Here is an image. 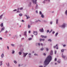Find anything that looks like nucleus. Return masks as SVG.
<instances>
[{
    "label": "nucleus",
    "mask_w": 67,
    "mask_h": 67,
    "mask_svg": "<svg viewBox=\"0 0 67 67\" xmlns=\"http://www.w3.org/2000/svg\"><path fill=\"white\" fill-rule=\"evenodd\" d=\"M19 16H22V14L21 13L20 14H19Z\"/></svg>",
    "instance_id": "obj_18"
},
{
    "label": "nucleus",
    "mask_w": 67,
    "mask_h": 67,
    "mask_svg": "<svg viewBox=\"0 0 67 67\" xmlns=\"http://www.w3.org/2000/svg\"><path fill=\"white\" fill-rule=\"evenodd\" d=\"M20 10H22V9H23V8H20Z\"/></svg>",
    "instance_id": "obj_52"
},
{
    "label": "nucleus",
    "mask_w": 67,
    "mask_h": 67,
    "mask_svg": "<svg viewBox=\"0 0 67 67\" xmlns=\"http://www.w3.org/2000/svg\"><path fill=\"white\" fill-rule=\"evenodd\" d=\"M46 51H48V48H46Z\"/></svg>",
    "instance_id": "obj_26"
},
{
    "label": "nucleus",
    "mask_w": 67,
    "mask_h": 67,
    "mask_svg": "<svg viewBox=\"0 0 67 67\" xmlns=\"http://www.w3.org/2000/svg\"><path fill=\"white\" fill-rule=\"evenodd\" d=\"M51 32H52V31H50V32H49V33H51Z\"/></svg>",
    "instance_id": "obj_61"
},
{
    "label": "nucleus",
    "mask_w": 67,
    "mask_h": 67,
    "mask_svg": "<svg viewBox=\"0 0 67 67\" xmlns=\"http://www.w3.org/2000/svg\"><path fill=\"white\" fill-rule=\"evenodd\" d=\"M54 53H55V54H56V51H55Z\"/></svg>",
    "instance_id": "obj_40"
},
{
    "label": "nucleus",
    "mask_w": 67,
    "mask_h": 67,
    "mask_svg": "<svg viewBox=\"0 0 67 67\" xmlns=\"http://www.w3.org/2000/svg\"><path fill=\"white\" fill-rule=\"evenodd\" d=\"M6 64L7 66H9V63L8 62L7 63H6Z\"/></svg>",
    "instance_id": "obj_9"
},
{
    "label": "nucleus",
    "mask_w": 67,
    "mask_h": 67,
    "mask_svg": "<svg viewBox=\"0 0 67 67\" xmlns=\"http://www.w3.org/2000/svg\"><path fill=\"white\" fill-rule=\"evenodd\" d=\"M2 65V62L1 61V62L0 64V66Z\"/></svg>",
    "instance_id": "obj_20"
},
{
    "label": "nucleus",
    "mask_w": 67,
    "mask_h": 67,
    "mask_svg": "<svg viewBox=\"0 0 67 67\" xmlns=\"http://www.w3.org/2000/svg\"><path fill=\"white\" fill-rule=\"evenodd\" d=\"M17 13H18V12H19V11H18L16 12Z\"/></svg>",
    "instance_id": "obj_58"
},
{
    "label": "nucleus",
    "mask_w": 67,
    "mask_h": 67,
    "mask_svg": "<svg viewBox=\"0 0 67 67\" xmlns=\"http://www.w3.org/2000/svg\"><path fill=\"white\" fill-rule=\"evenodd\" d=\"M23 54H24L23 57H26V56L28 54V53H25L24 52H23Z\"/></svg>",
    "instance_id": "obj_3"
},
{
    "label": "nucleus",
    "mask_w": 67,
    "mask_h": 67,
    "mask_svg": "<svg viewBox=\"0 0 67 67\" xmlns=\"http://www.w3.org/2000/svg\"><path fill=\"white\" fill-rule=\"evenodd\" d=\"M58 32H57L55 35V36H57V35H58Z\"/></svg>",
    "instance_id": "obj_15"
},
{
    "label": "nucleus",
    "mask_w": 67,
    "mask_h": 67,
    "mask_svg": "<svg viewBox=\"0 0 67 67\" xmlns=\"http://www.w3.org/2000/svg\"><path fill=\"white\" fill-rule=\"evenodd\" d=\"M40 14H41V15H42V12H41V11L40 12Z\"/></svg>",
    "instance_id": "obj_25"
},
{
    "label": "nucleus",
    "mask_w": 67,
    "mask_h": 67,
    "mask_svg": "<svg viewBox=\"0 0 67 67\" xmlns=\"http://www.w3.org/2000/svg\"><path fill=\"white\" fill-rule=\"evenodd\" d=\"M29 33H31V31H29Z\"/></svg>",
    "instance_id": "obj_51"
},
{
    "label": "nucleus",
    "mask_w": 67,
    "mask_h": 67,
    "mask_svg": "<svg viewBox=\"0 0 67 67\" xmlns=\"http://www.w3.org/2000/svg\"><path fill=\"white\" fill-rule=\"evenodd\" d=\"M24 35H26V32L25 31L24 32Z\"/></svg>",
    "instance_id": "obj_21"
},
{
    "label": "nucleus",
    "mask_w": 67,
    "mask_h": 67,
    "mask_svg": "<svg viewBox=\"0 0 67 67\" xmlns=\"http://www.w3.org/2000/svg\"><path fill=\"white\" fill-rule=\"evenodd\" d=\"M37 6H38L37 4H36V7H37Z\"/></svg>",
    "instance_id": "obj_64"
},
{
    "label": "nucleus",
    "mask_w": 67,
    "mask_h": 67,
    "mask_svg": "<svg viewBox=\"0 0 67 67\" xmlns=\"http://www.w3.org/2000/svg\"><path fill=\"white\" fill-rule=\"evenodd\" d=\"M32 40V38H29V40Z\"/></svg>",
    "instance_id": "obj_36"
},
{
    "label": "nucleus",
    "mask_w": 67,
    "mask_h": 67,
    "mask_svg": "<svg viewBox=\"0 0 67 67\" xmlns=\"http://www.w3.org/2000/svg\"><path fill=\"white\" fill-rule=\"evenodd\" d=\"M65 25V24L64 23H63V25L61 26L62 27V28H65V25Z\"/></svg>",
    "instance_id": "obj_4"
},
{
    "label": "nucleus",
    "mask_w": 67,
    "mask_h": 67,
    "mask_svg": "<svg viewBox=\"0 0 67 67\" xmlns=\"http://www.w3.org/2000/svg\"><path fill=\"white\" fill-rule=\"evenodd\" d=\"M41 18H44V15H43V14H42L41 15Z\"/></svg>",
    "instance_id": "obj_16"
},
{
    "label": "nucleus",
    "mask_w": 67,
    "mask_h": 67,
    "mask_svg": "<svg viewBox=\"0 0 67 67\" xmlns=\"http://www.w3.org/2000/svg\"><path fill=\"white\" fill-rule=\"evenodd\" d=\"M11 45L12 46H14V44H11Z\"/></svg>",
    "instance_id": "obj_37"
},
{
    "label": "nucleus",
    "mask_w": 67,
    "mask_h": 67,
    "mask_svg": "<svg viewBox=\"0 0 67 67\" xmlns=\"http://www.w3.org/2000/svg\"><path fill=\"white\" fill-rule=\"evenodd\" d=\"M46 37H47V36H44L43 38H46Z\"/></svg>",
    "instance_id": "obj_29"
},
{
    "label": "nucleus",
    "mask_w": 67,
    "mask_h": 67,
    "mask_svg": "<svg viewBox=\"0 0 67 67\" xmlns=\"http://www.w3.org/2000/svg\"><path fill=\"white\" fill-rule=\"evenodd\" d=\"M8 31H5V33H8Z\"/></svg>",
    "instance_id": "obj_41"
},
{
    "label": "nucleus",
    "mask_w": 67,
    "mask_h": 67,
    "mask_svg": "<svg viewBox=\"0 0 67 67\" xmlns=\"http://www.w3.org/2000/svg\"><path fill=\"white\" fill-rule=\"evenodd\" d=\"M62 57L63 58H65V57H66V56H64V55H63L62 56Z\"/></svg>",
    "instance_id": "obj_13"
},
{
    "label": "nucleus",
    "mask_w": 67,
    "mask_h": 67,
    "mask_svg": "<svg viewBox=\"0 0 67 67\" xmlns=\"http://www.w3.org/2000/svg\"><path fill=\"white\" fill-rule=\"evenodd\" d=\"M18 66H19V67L20 66V64H19Z\"/></svg>",
    "instance_id": "obj_60"
},
{
    "label": "nucleus",
    "mask_w": 67,
    "mask_h": 67,
    "mask_svg": "<svg viewBox=\"0 0 67 67\" xmlns=\"http://www.w3.org/2000/svg\"><path fill=\"white\" fill-rule=\"evenodd\" d=\"M4 29H5V28H4V27H3L1 29V31H0V33H1V32H2V31H3L4 30Z\"/></svg>",
    "instance_id": "obj_7"
},
{
    "label": "nucleus",
    "mask_w": 67,
    "mask_h": 67,
    "mask_svg": "<svg viewBox=\"0 0 67 67\" xmlns=\"http://www.w3.org/2000/svg\"><path fill=\"white\" fill-rule=\"evenodd\" d=\"M65 46H66V45L64 44V45H63V47H65Z\"/></svg>",
    "instance_id": "obj_45"
},
{
    "label": "nucleus",
    "mask_w": 67,
    "mask_h": 67,
    "mask_svg": "<svg viewBox=\"0 0 67 67\" xmlns=\"http://www.w3.org/2000/svg\"><path fill=\"white\" fill-rule=\"evenodd\" d=\"M52 21H51L50 23V24H52Z\"/></svg>",
    "instance_id": "obj_39"
},
{
    "label": "nucleus",
    "mask_w": 67,
    "mask_h": 67,
    "mask_svg": "<svg viewBox=\"0 0 67 67\" xmlns=\"http://www.w3.org/2000/svg\"><path fill=\"white\" fill-rule=\"evenodd\" d=\"M3 23H2L1 24V27H3Z\"/></svg>",
    "instance_id": "obj_14"
},
{
    "label": "nucleus",
    "mask_w": 67,
    "mask_h": 67,
    "mask_svg": "<svg viewBox=\"0 0 67 67\" xmlns=\"http://www.w3.org/2000/svg\"><path fill=\"white\" fill-rule=\"evenodd\" d=\"M54 60H55V61H56V60H57V59L56 58H55V59Z\"/></svg>",
    "instance_id": "obj_42"
},
{
    "label": "nucleus",
    "mask_w": 67,
    "mask_h": 67,
    "mask_svg": "<svg viewBox=\"0 0 67 67\" xmlns=\"http://www.w3.org/2000/svg\"><path fill=\"white\" fill-rule=\"evenodd\" d=\"M56 49H58V47H57L56 48Z\"/></svg>",
    "instance_id": "obj_57"
},
{
    "label": "nucleus",
    "mask_w": 67,
    "mask_h": 67,
    "mask_svg": "<svg viewBox=\"0 0 67 67\" xmlns=\"http://www.w3.org/2000/svg\"><path fill=\"white\" fill-rule=\"evenodd\" d=\"M41 45H42V46H43V44L42 43H41Z\"/></svg>",
    "instance_id": "obj_59"
},
{
    "label": "nucleus",
    "mask_w": 67,
    "mask_h": 67,
    "mask_svg": "<svg viewBox=\"0 0 67 67\" xmlns=\"http://www.w3.org/2000/svg\"><path fill=\"white\" fill-rule=\"evenodd\" d=\"M40 31L41 32H44V30L43 28L40 29Z\"/></svg>",
    "instance_id": "obj_6"
},
{
    "label": "nucleus",
    "mask_w": 67,
    "mask_h": 67,
    "mask_svg": "<svg viewBox=\"0 0 67 67\" xmlns=\"http://www.w3.org/2000/svg\"><path fill=\"white\" fill-rule=\"evenodd\" d=\"M17 11V10L16 9H15L13 10V11Z\"/></svg>",
    "instance_id": "obj_46"
},
{
    "label": "nucleus",
    "mask_w": 67,
    "mask_h": 67,
    "mask_svg": "<svg viewBox=\"0 0 67 67\" xmlns=\"http://www.w3.org/2000/svg\"><path fill=\"white\" fill-rule=\"evenodd\" d=\"M55 31H53V32L52 34H54V33H55Z\"/></svg>",
    "instance_id": "obj_48"
},
{
    "label": "nucleus",
    "mask_w": 67,
    "mask_h": 67,
    "mask_svg": "<svg viewBox=\"0 0 67 67\" xmlns=\"http://www.w3.org/2000/svg\"><path fill=\"white\" fill-rule=\"evenodd\" d=\"M44 36H43V35H41V37H42V38H44Z\"/></svg>",
    "instance_id": "obj_30"
},
{
    "label": "nucleus",
    "mask_w": 67,
    "mask_h": 67,
    "mask_svg": "<svg viewBox=\"0 0 67 67\" xmlns=\"http://www.w3.org/2000/svg\"><path fill=\"white\" fill-rule=\"evenodd\" d=\"M30 25H28V28H30Z\"/></svg>",
    "instance_id": "obj_31"
},
{
    "label": "nucleus",
    "mask_w": 67,
    "mask_h": 67,
    "mask_svg": "<svg viewBox=\"0 0 67 67\" xmlns=\"http://www.w3.org/2000/svg\"><path fill=\"white\" fill-rule=\"evenodd\" d=\"M38 45L39 46H40V43H38Z\"/></svg>",
    "instance_id": "obj_44"
},
{
    "label": "nucleus",
    "mask_w": 67,
    "mask_h": 67,
    "mask_svg": "<svg viewBox=\"0 0 67 67\" xmlns=\"http://www.w3.org/2000/svg\"><path fill=\"white\" fill-rule=\"evenodd\" d=\"M15 51H13L12 52V54H14V53Z\"/></svg>",
    "instance_id": "obj_34"
},
{
    "label": "nucleus",
    "mask_w": 67,
    "mask_h": 67,
    "mask_svg": "<svg viewBox=\"0 0 67 67\" xmlns=\"http://www.w3.org/2000/svg\"><path fill=\"white\" fill-rule=\"evenodd\" d=\"M2 16H3V15H2L0 16V19H1L2 18Z\"/></svg>",
    "instance_id": "obj_19"
},
{
    "label": "nucleus",
    "mask_w": 67,
    "mask_h": 67,
    "mask_svg": "<svg viewBox=\"0 0 67 67\" xmlns=\"http://www.w3.org/2000/svg\"><path fill=\"white\" fill-rule=\"evenodd\" d=\"M48 41H49L50 42H52V40L51 39H49L48 40Z\"/></svg>",
    "instance_id": "obj_24"
},
{
    "label": "nucleus",
    "mask_w": 67,
    "mask_h": 67,
    "mask_svg": "<svg viewBox=\"0 0 67 67\" xmlns=\"http://www.w3.org/2000/svg\"><path fill=\"white\" fill-rule=\"evenodd\" d=\"M19 55H21L22 54V53H21V52H19Z\"/></svg>",
    "instance_id": "obj_22"
},
{
    "label": "nucleus",
    "mask_w": 67,
    "mask_h": 67,
    "mask_svg": "<svg viewBox=\"0 0 67 67\" xmlns=\"http://www.w3.org/2000/svg\"><path fill=\"white\" fill-rule=\"evenodd\" d=\"M58 20L57 19L56 20V24H58Z\"/></svg>",
    "instance_id": "obj_17"
},
{
    "label": "nucleus",
    "mask_w": 67,
    "mask_h": 67,
    "mask_svg": "<svg viewBox=\"0 0 67 67\" xmlns=\"http://www.w3.org/2000/svg\"><path fill=\"white\" fill-rule=\"evenodd\" d=\"M64 49H62L61 50V52H62V53H63V52H64Z\"/></svg>",
    "instance_id": "obj_23"
},
{
    "label": "nucleus",
    "mask_w": 67,
    "mask_h": 67,
    "mask_svg": "<svg viewBox=\"0 0 67 67\" xmlns=\"http://www.w3.org/2000/svg\"><path fill=\"white\" fill-rule=\"evenodd\" d=\"M21 21H22V22H24V20H22Z\"/></svg>",
    "instance_id": "obj_50"
},
{
    "label": "nucleus",
    "mask_w": 67,
    "mask_h": 67,
    "mask_svg": "<svg viewBox=\"0 0 67 67\" xmlns=\"http://www.w3.org/2000/svg\"><path fill=\"white\" fill-rule=\"evenodd\" d=\"M39 67H43V66H40Z\"/></svg>",
    "instance_id": "obj_63"
},
{
    "label": "nucleus",
    "mask_w": 67,
    "mask_h": 67,
    "mask_svg": "<svg viewBox=\"0 0 67 67\" xmlns=\"http://www.w3.org/2000/svg\"><path fill=\"white\" fill-rule=\"evenodd\" d=\"M52 57L50 55L48 56L46 59L45 61L44 62L45 66L47 65L52 60Z\"/></svg>",
    "instance_id": "obj_1"
},
{
    "label": "nucleus",
    "mask_w": 67,
    "mask_h": 67,
    "mask_svg": "<svg viewBox=\"0 0 67 67\" xmlns=\"http://www.w3.org/2000/svg\"><path fill=\"white\" fill-rule=\"evenodd\" d=\"M31 1L32 2H33L34 4H36V1H37V0H32Z\"/></svg>",
    "instance_id": "obj_2"
},
{
    "label": "nucleus",
    "mask_w": 67,
    "mask_h": 67,
    "mask_svg": "<svg viewBox=\"0 0 67 67\" xmlns=\"http://www.w3.org/2000/svg\"><path fill=\"white\" fill-rule=\"evenodd\" d=\"M40 42H41V41H45V39H40Z\"/></svg>",
    "instance_id": "obj_8"
},
{
    "label": "nucleus",
    "mask_w": 67,
    "mask_h": 67,
    "mask_svg": "<svg viewBox=\"0 0 67 67\" xmlns=\"http://www.w3.org/2000/svg\"><path fill=\"white\" fill-rule=\"evenodd\" d=\"M9 47L8 46H7V48L9 49Z\"/></svg>",
    "instance_id": "obj_62"
},
{
    "label": "nucleus",
    "mask_w": 67,
    "mask_h": 67,
    "mask_svg": "<svg viewBox=\"0 0 67 67\" xmlns=\"http://www.w3.org/2000/svg\"><path fill=\"white\" fill-rule=\"evenodd\" d=\"M49 32V30H47V33H48Z\"/></svg>",
    "instance_id": "obj_33"
},
{
    "label": "nucleus",
    "mask_w": 67,
    "mask_h": 67,
    "mask_svg": "<svg viewBox=\"0 0 67 67\" xmlns=\"http://www.w3.org/2000/svg\"><path fill=\"white\" fill-rule=\"evenodd\" d=\"M33 33L35 35H36L37 34V31H34Z\"/></svg>",
    "instance_id": "obj_5"
},
{
    "label": "nucleus",
    "mask_w": 67,
    "mask_h": 67,
    "mask_svg": "<svg viewBox=\"0 0 67 67\" xmlns=\"http://www.w3.org/2000/svg\"><path fill=\"white\" fill-rule=\"evenodd\" d=\"M46 1H48V2H49L50 1V0H45Z\"/></svg>",
    "instance_id": "obj_35"
},
{
    "label": "nucleus",
    "mask_w": 67,
    "mask_h": 67,
    "mask_svg": "<svg viewBox=\"0 0 67 67\" xmlns=\"http://www.w3.org/2000/svg\"><path fill=\"white\" fill-rule=\"evenodd\" d=\"M50 55H53V51H51L50 53Z\"/></svg>",
    "instance_id": "obj_11"
},
{
    "label": "nucleus",
    "mask_w": 67,
    "mask_h": 67,
    "mask_svg": "<svg viewBox=\"0 0 67 67\" xmlns=\"http://www.w3.org/2000/svg\"><path fill=\"white\" fill-rule=\"evenodd\" d=\"M14 63H15V64H16V63H17V62L15 61H14Z\"/></svg>",
    "instance_id": "obj_32"
},
{
    "label": "nucleus",
    "mask_w": 67,
    "mask_h": 67,
    "mask_svg": "<svg viewBox=\"0 0 67 67\" xmlns=\"http://www.w3.org/2000/svg\"><path fill=\"white\" fill-rule=\"evenodd\" d=\"M36 13H38V12H37V10H36Z\"/></svg>",
    "instance_id": "obj_47"
},
{
    "label": "nucleus",
    "mask_w": 67,
    "mask_h": 67,
    "mask_svg": "<svg viewBox=\"0 0 67 67\" xmlns=\"http://www.w3.org/2000/svg\"><path fill=\"white\" fill-rule=\"evenodd\" d=\"M44 48H42L41 49V51H43V50Z\"/></svg>",
    "instance_id": "obj_28"
},
{
    "label": "nucleus",
    "mask_w": 67,
    "mask_h": 67,
    "mask_svg": "<svg viewBox=\"0 0 67 67\" xmlns=\"http://www.w3.org/2000/svg\"><path fill=\"white\" fill-rule=\"evenodd\" d=\"M58 44H57L56 45V47H58Z\"/></svg>",
    "instance_id": "obj_56"
},
{
    "label": "nucleus",
    "mask_w": 67,
    "mask_h": 67,
    "mask_svg": "<svg viewBox=\"0 0 67 67\" xmlns=\"http://www.w3.org/2000/svg\"><path fill=\"white\" fill-rule=\"evenodd\" d=\"M35 22H36V23H37V22H38V20L36 21Z\"/></svg>",
    "instance_id": "obj_43"
},
{
    "label": "nucleus",
    "mask_w": 67,
    "mask_h": 67,
    "mask_svg": "<svg viewBox=\"0 0 67 67\" xmlns=\"http://www.w3.org/2000/svg\"><path fill=\"white\" fill-rule=\"evenodd\" d=\"M25 16H26V17L27 19H29V18H30V17H29V16H27L26 15H25Z\"/></svg>",
    "instance_id": "obj_12"
},
{
    "label": "nucleus",
    "mask_w": 67,
    "mask_h": 67,
    "mask_svg": "<svg viewBox=\"0 0 67 67\" xmlns=\"http://www.w3.org/2000/svg\"><path fill=\"white\" fill-rule=\"evenodd\" d=\"M65 14L66 15H67V10H66L65 13Z\"/></svg>",
    "instance_id": "obj_27"
},
{
    "label": "nucleus",
    "mask_w": 67,
    "mask_h": 67,
    "mask_svg": "<svg viewBox=\"0 0 67 67\" xmlns=\"http://www.w3.org/2000/svg\"><path fill=\"white\" fill-rule=\"evenodd\" d=\"M56 46H54L53 47V48H56Z\"/></svg>",
    "instance_id": "obj_53"
},
{
    "label": "nucleus",
    "mask_w": 67,
    "mask_h": 67,
    "mask_svg": "<svg viewBox=\"0 0 67 67\" xmlns=\"http://www.w3.org/2000/svg\"><path fill=\"white\" fill-rule=\"evenodd\" d=\"M34 55L35 56H37V54H35Z\"/></svg>",
    "instance_id": "obj_38"
},
{
    "label": "nucleus",
    "mask_w": 67,
    "mask_h": 67,
    "mask_svg": "<svg viewBox=\"0 0 67 67\" xmlns=\"http://www.w3.org/2000/svg\"><path fill=\"white\" fill-rule=\"evenodd\" d=\"M0 40H2V38L1 37L0 38Z\"/></svg>",
    "instance_id": "obj_49"
},
{
    "label": "nucleus",
    "mask_w": 67,
    "mask_h": 67,
    "mask_svg": "<svg viewBox=\"0 0 67 67\" xmlns=\"http://www.w3.org/2000/svg\"><path fill=\"white\" fill-rule=\"evenodd\" d=\"M43 55H44V56H45V55H46V54L44 53L43 54Z\"/></svg>",
    "instance_id": "obj_54"
},
{
    "label": "nucleus",
    "mask_w": 67,
    "mask_h": 67,
    "mask_svg": "<svg viewBox=\"0 0 67 67\" xmlns=\"http://www.w3.org/2000/svg\"><path fill=\"white\" fill-rule=\"evenodd\" d=\"M1 58H3V57H4V54H3V53H2V54H1Z\"/></svg>",
    "instance_id": "obj_10"
},
{
    "label": "nucleus",
    "mask_w": 67,
    "mask_h": 67,
    "mask_svg": "<svg viewBox=\"0 0 67 67\" xmlns=\"http://www.w3.org/2000/svg\"><path fill=\"white\" fill-rule=\"evenodd\" d=\"M31 55V53H29V55Z\"/></svg>",
    "instance_id": "obj_55"
}]
</instances>
